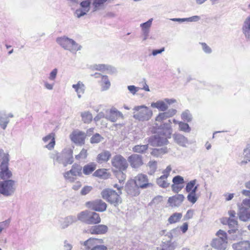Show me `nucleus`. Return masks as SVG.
<instances>
[{
	"label": "nucleus",
	"mask_w": 250,
	"mask_h": 250,
	"mask_svg": "<svg viewBox=\"0 0 250 250\" xmlns=\"http://www.w3.org/2000/svg\"><path fill=\"white\" fill-rule=\"evenodd\" d=\"M241 30L246 39L250 41V14L244 20Z\"/></svg>",
	"instance_id": "6ab92c4d"
},
{
	"label": "nucleus",
	"mask_w": 250,
	"mask_h": 250,
	"mask_svg": "<svg viewBox=\"0 0 250 250\" xmlns=\"http://www.w3.org/2000/svg\"><path fill=\"white\" fill-rule=\"evenodd\" d=\"M171 170V166H168L167 168L163 171L162 173L163 175L161 176L159 178H157V185L163 188H166L169 186V183H167V178L169 175Z\"/></svg>",
	"instance_id": "ddd939ff"
},
{
	"label": "nucleus",
	"mask_w": 250,
	"mask_h": 250,
	"mask_svg": "<svg viewBox=\"0 0 250 250\" xmlns=\"http://www.w3.org/2000/svg\"><path fill=\"white\" fill-rule=\"evenodd\" d=\"M101 85L102 91H105L109 88L110 86V82H109L107 76H102Z\"/></svg>",
	"instance_id": "ea45409f"
},
{
	"label": "nucleus",
	"mask_w": 250,
	"mask_h": 250,
	"mask_svg": "<svg viewBox=\"0 0 250 250\" xmlns=\"http://www.w3.org/2000/svg\"><path fill=\"white\" fill-rule=\"evenodd\" d=\"M136 187L141 188H146L149 185L146 175L143 174H138L135 177V180L134 182Z\"/></svg>",
	"instance_id": "a211bd4d"
},
{
	"label": "nucleus",
	"mask_w": 250,
	"mask_h": 250,
	"mask_svg": "<svg viewBox=\"0 0 250 250\" xmlns=\"http://www.w3.org/2000/svg\"><path fill=\"white\" fill-rule=\"evenodd\" d=\"M70 138L73 143L82 145L84 143L85 135L84 132L75 130L70 135Z\"/></svg>",
	"instance_id": "4468645a"
},
{
	"label": "nucleus",
	"mask_w": 250,
	"mask_h": 250,
	"mask_svg": "<svg viewBox=\"0 0 250 250\" xmlns=\"http://www.w3.org/2000/svg\"><path fill=\"white\" fill-rule=\"evenodd\" d=\"M217 238L214 239L211 243V246L218 250H225L228 245L227 233L220 229L217 233Z\"/></svg>",
	"instance_id": "0eeeda50"
},
{
	"label": "nucleus",
	"mask_w": 250,
	"mask_h": 250,
	"mask_svg": "<svg viewBox=\"0 0 250 250\" xmlns=\"http://www.w3.org/2000/svg\"><path fill=\"white\" fill-rule=\"evenodd\" d=\"M168 238L162 239V245L161 250H174L175 245L173 243H171V241H168Z\"/></svg>",
	"instance_id": "473e14b6"
},
{
	"label": "nucleus",
	"mask_w": 250,
	"mask_h": 250,
	"mask_svg": "<svg viewBox=\"0 0 250 250\" xmlns=\"http://www.w3.org/2000/svg\"><path fill=\"white\" fill-rule=\"evenodd\" d=\"M56 42L64 49L68 50L73 54H76L82 48L81 45L74 40L65 36L57 38Z\"/></svg>",
	"instance_id": "7ed1b4c3"
},
{
	"label": "nucleus",
	"mask_w": 250,
	"mask_h": 250,
	"mask_svg": "<svg viewBox=\"0 0 250 250\" xmlns=\"http://www.w3.org/2000/svg\"><path fill=\"white\" fill-rule=\"evenodd\" d=\"M9 154L5 153L3 150L0 149V165L9 162Z\"/></svg>",
	"instance_id": "8fccbe9b"
},
{
	"label": "nucleus",
	"mask_w": 250,
	"mask_h": 250,
	"mask_svg": "<svg viewBox=\"0 0 250 250\" xmlns=\"http://www.w3.org/2000/svg\"><path fill=\"white\" fill-rule=\"evenodd\" d=\"M127 89L130 93L134 95L141 89V88L134 85H128Z\"/></svg>",
	"instance_id": "774afa93"
},
{
	"label": "nucleus",
	"mask_w": 250,
	"mask_h": 250,
	"mask_svg": "<svg viewBox=\"0 0 250 250\" xmlns=\"http://www.w3.org/2000/svg\"><path fill=\"white\" fill-rule=\"evenodd\" d=\"M148 148L147 145H137L133 148V150L137 153H143Z\"/></svg>",
	"instance_id": "5fc2aeb1"
},
{
	"label": "nucleus",
	"mask_w": 250,
	"mask_h": 250,
	"mask_svg": "<svg viewBox=\"0 0 250 250\" xmlns=\"http://www.w3.org/2000/svg\"><path fill=\"white\" fill-rule=\"evenodd\" d=\"M174 21H178L179 22H183L185 21L196 22L200 20V17L198 16H193L192 17L187 18H173L170 19Z\"/></svg>",
	"instance_id": "72a5a7b5"
},
{
	"label": "nucleus",
	"mask_w": 250,
	"mask_h": 250,
	"mask_svg": "<svg viewBox=\"0 0 250 250\" xmlns=\"http://www.w3.org/2000/svg\"><path fill=\"white\" fill-rule=\"evenodd\" d=\"M181 235V231L179 228H176L171 230L170 232H167L165 235V237L168 238V241H171L172 238H176Z\"/></svg>",
	"instance_id": "f704fd0d"
},
{
	"label": "nucleus",
	"mask_w": 250,
	"mask_h": 250,
	"mask_svg": "<svg viewBox=\"0 0 250 250\" xmlns=\"http://www.w3.org/2000/svg\"><path fill=\"white\" fill-rule=\"evenodd\" d=\"M179 129L181 131L186 132H189L190 131V127H189V125L186 123H184L182 122H179Z\"/></svg>",
	"instance_id": "6e6d98bb"
},
{
	"label": "nucleus",
	"mask_w": 250,
	"mask_h": 250,
	"mask_svg": "<svg viewBox=\"0 0 250 250\" xmlns=\"http://www.w3.org/2000/svg\"><path fill=\"white\" fill-rule=\"evenodd\" d=\"M58 73V70L57 68H54L53 70L51 71L49 73L48 79L50 82H53L55 83L57 77V74Z\"/></svg>",
	"instance_id": "09e8293b"
},
{
	"label": "nucleus",
	"mask_w": 250,
	"mask_h": 250,
	"mask_svg": "<svg viewBox=\"0 0 250 250\" xmlns=\"http://www.w3.org/2000/svg\"><path fill=\"white\" fill-rule=\"evenodd\" d=\"M92 68L93 69L103 72L106 71L109 73H113L116 71L114 67L109 65H105L104 64H94L93 65Z\"/></svg>",
	"instance_id": "bb28decb"
},
{
	"label": "nucleus",
	"mask_w": 250,
	"mask_h": 250,
	"mask_svg": "<svg viewBox=\"0 0 250 250\" xmlns=\"http://www.w3.org/2000/svg\"><path fill=\"white\" fill-rule=\"evenodd\" d=\"M91 0H81L80 7L74 13V15L77 18H80L87 14L90 11Z\"/></svg>",
	"instance_id": "6e6552de"
},
{
	"label": "nucleus",
	"mask_w": 250,
	"mask_h": 250,
	"mask_svg": "<svg viewBox=\"0 0 250 250\" xmlns=\"http://www.w3.org/2000/svg\"><path fill=\"white\" fill-rule=\"evenodd\" d=\"M50 158L53 159L54 165L58 163L66 167L74 162L73 150L71 148H65L61 153L54 151L51 153Z\"/></svg>",
	"instance_id": "f03ea898"
},
{
	"label": "nucleus",
	"mask_w": 250,
	"mask_h": 250,
	"mask_svg": "<svg viewBox=\"0 0 250 250\" xmlns=\"http://www.w3.org/2000/svg\"><path fill=\"white\" fill-rule=\"evenodd\" d=\"M128 161L133 168H138L143 164L142 157L138 154H133L128 157Z\"/></svg>",
	"instance_id": "f3484780"
},
{
	"label": "nucleus",
	"mask_w": 250,
	"mask_h": 250,
	"mask_svg": "<svg viewBox=\"0 0 250 250\" xmlns=\"http://www.w3.org/2000/svg\"><path fill=\"white\" fill-rule=\"evenodd\" d=\"M9 122V119L6 117V115L0 113V127L5 129Z\"/></svg>",
	"instance_id": "37998d69"
},
{
	"label": "nucleus",
	"mask_w": 250,
	"mask_h": 250,
	"mask_svg": "<svg viewBox=\"0 0 250 250\" xmlns=\"http://www.w3.org/2000/svg\"><path fill=\"white\" fill-rule=\"evenodd\" d=\"M182 217L181 213L175 212L172 214L168 218V221L170 224H173L179 222Z\"/></svg>",
	"instance_id": "79ce46f5"
},
{
	"label": "nucleus",
	"mask_w": 250,
	"mask_h": 250,
	"mask_svg": "<svg viewBox=\"0 0 250 250\" xmlns=\"http://www.w3.org/2000/svg\"><path fill=\"white\" fill-rule=\"evenodd\" d=\"M87 208L97 211L102 212L106 210V204L101 200H96L93 201L87 202L86 203Z\"/></svg>",
	"instance_id": "f8f14e48"
},
{
	"label": "nucleus",
	"mask_w": 250,
	"mask_h": 250,
	"mask_svg": "<svg viewBox=\"0 0 250 250\" xmlns=\"http://www.w3.org/2000/svg\"><path fill=\"white\" fill-rule=\"evenodd\" d=\"M106 171L105 169H99L94 172L93 175L95 177L106 178L107 176Z\"/></svg>",
	"instance_id": "603ef678"
},
{
	"label": "nucleus",
	"mask_w": 250,
	"mask_h": 250,
	"mask_svg": "<svg viewBox=\"0 0 250 250\" xmlns=\"http://www.w3.org/2000/svg\"><path fill=\"white\" fill-rule=\"evenodd\" d=\"M100 222L101 218L99 214L95 212L90 211L87 224H96L99 223Z\"/></svg>",
	"instance_id": "7c9ffc66"
},
{
	"label": "nucleus",
	"mask_w": 250,
	"mask_h": 250,
	"mask_svg": "<svg viewBox=\"0 0 250 250\" xmlns=\"http://www.w3.org/2000/svg\"><path fill=\"white\" fill-rule=\"evenodd\" d=\"M188 193V194L187 196L188 200L192 204L196 203L198 199V197L197 196L196 193H192L191 192Z\"/></svg>",
	"instance_id": "e2e57ef3"
},
{
	"label": "nucleus",
	"mask_w": 250,
	"mask_h": 250,
	"mask_svg": "<svg viewBox=\"0 0 250 250\" xmlns=\"http://www.w3.org/2000/svg\"><path fill=\"white\" fill-rule=\"evenodd\" d=\"M172 137L174 142L181 146L186 147L189 144L188 138L180 133H174Z\"/></svg>",
	"instance_id": "4be33fe9"
},
{
	"label": "nucleus",
	"mask_w": 250,
	"mask_h": 250,
	"mask_svg": "<svg viewBox=\"0 0 250 250\" xmlns=\"http://www.w3.org/2000/svg\"><path fill=\"white\" fill-rule=\"evenodd\" d=\"M98 241V240L96 239L89 238L83 242V246L85 249H92L94 246H96L95 245Z\"/></svg>",
	"instance_id": "a19ab883"
},
{
	"label": "nucleus",
	"mask_w": 250,
	"mask_h": 250,
	"mask_svg": "<svg viewBox=\"0 0 250 250\" xmlns=\"http://www.w3.org/2000/svg\"><path fill=\"white\" fill-rule=\"evenodd\" d=\"M153 19H149L146 22L141 23L140 24V27L141 28L142 33H149L150 28L152 25V22Z\"/></svg>",
	"instance_id": "58836bf2"
},
{
	"label": "nucleus",
	"mask_w": 250,
	"mask_h": 250,
	"mask_svg": "<svg viewBox=\"0 0 250 250\" xmlns=\"http://www.w3.org/2000/svg\"><path fill=\"white\" fill-rule=\"evenodd\" d=\"M63 175L65 180L68 182L73 183L77 179V177L68 171L65 172Z\"/></svg>",
	"instance_id": "3c124183"
},
{
	"label": "nucleus",
	"mask_w": 250,
	"mask_h": 250,
	"mask_svg": "<svg viewBox=\"0 0 250 250\" xmlns=\"http://www.w3.org/2000/svg\"><path fill=\"white\" fill-rule=\"evenodd\" d=\"M120 118H123V114L115 107L105 111V119L111 122H116Z\"/></svg>",
	"instance_id": "9b49d317"
},
{
	"label": "nucleus",
	"mask_w": 250,
	"mask_h": 250,
	"mask_svg": "<svg viewBox=\"0 0 250 250\" xmlns=\"http://www.w3.org/2000/svg\"><path fill=\"white\" fill-rule=\"evenodd\" d=\"M182 118L185 121L189 122L191 121L192 116L190 113L189 111L188 110L183 112L182 114Z\"/></svg>",
	"instance_id": "052dcab7"
},
{
	"label": "nucleus",
	"mask_w": 250,
	"mask_h": 250,
	"mask_svg": "<svg viewBox=\"0 0 250 250\" xmlns=\"http://www.w3.org/2000/svg\"><path fill=\"white\" fill-rule=\"evenodd\" d=\"M90 211L84 210L78 214L77 219L87 224Z\"/></svg>",
	"instance_id": "4c0bfd02"
},
{
	"label": "nucleus",
	"mask_w": 250,
	"mask_h": 250,
	"mask_svg": "<svg viewBox=\"0 0 250 250\" xmlns=\"http://www.w3.org/2000/svg\"><path fill=\"white\" fill-rule=\"evenodd\" d=\"M82 167L78 164H74L72 165L71 168L68 170L73 176H80L82 175Z\"/></svg>",
	"instance_id": "2f4dec72"
},
{
	"label": "nucleus",
	"mask_w": 250,
	"mask_h": 250,
	"mask_svg": "<svg viewBox=\"0 0 250 250\" xmlns=\"http://www.w3.org/2000/svg\"><path fill=\"white\" fill-rule=\"evenodd\" d=\"M148 165L150 168L149 174L152 175L155 173L156 170V163L155 161H150Z\"/></svg>",
	"instance_id": "69168bd1"
},
{
	"label": "nucleus",
	"mask_w": 250,
	"mask_h": 250,
	"mask_svg": "<svg viewBox=\"0 0 250 250\" xmlns=\"http://www.w3.org/2000/svg\"><path fill=\"white\" fill-rule=\"evenodd\" d=\"M107 0H93L92 2L93 11L100 10L104 7V4Z\"/></svg>",
	"instance_id": "e433bc0d"
},
{
	"label": "nucleus",
	"mask_w": 250,
	"mask_h": 250,
	"mask_svg": "<svg viewBox=\"0 0 250 250\" xmlns=\"http://www.w3.org/2000/svg\"><path fill=\"white\" fill-rule=\"evenodd\" d=\"M171 132L170 120L157 126V157L168 152L167 147L165 146L168 144L167 139L170 138Z\"/></svg>",
	"instance_id": "f257e3e1"
},
{
	"label": "nucleus",
	"mask_w": 250,
	"mask_h": 250,
	"mask_svg": "<svg viewBox=\"0 0 250 250\" xmlns=\"http://www.w3.org/2000/svg\"><path fill=\"white\" fill-rule=\"evenodd\" d=\"M133 110L134 118L140 121H148L152 115V111L145 105L136 106Z\"/></svg>",
	"instance_id": "20e7f679"
},
{
	"label": "nucleus",
	"mask_w": 250,
	"mask_h": 250,
	"mask_svg": "<svg viewBox=\"0 0 250 250\" xmlns=\"http://www.w3.org/2000/svg\"><path fill=\"white\" fill-rule=\"evenodd\" d=\"M168 109V105L164 100L157 101V109L161 111H166Z\"/></svg>",
	"instance_id": "49530a36"
},
{
	"label": "nucleus",
	"mask_w": 250,
	"mask_h": 250,
	"mask_svg": "<svg viewBox=\"0 0 250 250\" xmlns=\"http://www.w3.org/2000/svg\"><path fill=\"white\" fill-rule=\"evenodd\" d=\"M138 188L136 187L134 182H131V183L128 182L125 186V190L128 194L135 196L139 194Z\"/></svg>",
	"instance_id": "cd10ccee"
},
{
	"label": "nucleus",
	"mask_w": 250,
	"mask_h": 250,
	"mask_svg": "<svg viewBox=\"0 0 250 250\" xmlns=\"http://www.w3.org/2000/svg\"><path fill=\"white\" fill-rule=\"evenodd\" d=\"M233 250H250V242L248 240L241 241L232 245Z\"/></svg>",
	"instance_id": "393cba45"
},
{
	"label": "nucleus",
	"mask_w": 250,
	"mask_h": 250,
	"mask_svg": "<svg viewBox=\"0 0 250 250\" xmlns=\"http://www.w3.org/2000/svg\"><path fill=\"white\" fill-rule=\"evenodd\" d=\"M104 140V138L99 133H96L90 138V143L91 144H97Z\"/></svg>",
	"instance_id": "864d4df0"
},
{
	"label": "nucleus",
	"mask_w": 250,
	"mask_h": 250,
	"mask_svg": "<svg viewBox=\"0 0 250 250\" xmlns=\"http://www.w3.org/2000/svg\"><path fill=\"white\" fill-rule=\"evenodd\" d=\"M58 73V70L57 68H54L53 70L51 71L49 73L48 79L50 82H53L55 83L57 77V74Z\"/></svg>",
	"instance_id": "de8ad7c7"
},
{
	"label": "nucleus",
	"mask_w": 250,
	"mask_h": 250,
	"mask_svg": "<svg viewBox=\"0 0 250 250\" xmlns=\"http://www.w3.org/2000/svg\"><path fill=\"white\" fill-rule=\"evenodd\" d=\"M55 134L51 133L42 138V141L45 144L44 147L49 150L53 149L55 145Z\"/></svg>",
	"instance_id": "dca6fc26"
},
{
	"label": "nucleus",
	"mask_w": 250,
	"mask_h": 250,
	"mask_svg": "<svg viewBox=\"0 0 250 250\" xmlns=\"http://www.w3.org/2000/svg\"><path fill=\"white\" fill-rule=\"evenodd\" d=\"M59 221L60 223L61 228L64 229L73 223H75L77 221V219L75 216L71 215L64 218H61Z\"/></svg>",
	"instance_id": "aec40b11"
},
{
	"label": "nucleus",
	"mask_w": 250,
	"mask_h": 250,
	"mask_svg": "<svg viewBox=\"0 0 250 250\" xmlns=\"http://www.w3.org/2000/svg\"><path fill=\"white\" fill-rule=\"evenodd\" d=\"M202 46V49L207 54H210L212 52L211 48L205 42H200Z\"/></svg>",
	"instance_id": "338daca9"
},
{
	"label": "nucleus",
	"mask_w": 250,
	"mask_h": 250,
	"mask_svg": "<svg viewBox=\"0 0 250 250\" xmlns=\"http://www.w3.org/2000/svg\"><path fill=\"white\" fill-rule=\"evenodd\" d=\"M16 189V182L6 180L0 182V193L6 197L12 196Z\"/></svg>",
	"instance_id": "423d86ee"
},
{
	"label": "nucleus",
	"mask_w": 250,
	"mask_h": 250,
	"mask_svg": "<svg viewBox=\"0 0 250 250\" xmlns=\"http://www.w3.org/2000/svg\"><path fill=\"white\" fill-rule=\"evenodd\" d=\"M157 115V121L166 120L173 116L177 113V110L175 109L171 108Z\"/></svg>",
	"instance_id": "a878e982"
},
{
	"label": "nucleus",
	"mask_w": 250,
	"mask_h": 250,
	"mask_svg": "<svg viewBox=\"0 0 250 250\" xmlns=\"http://www.w3.org/2000/svg\"><path fill=\"white\" fill-rule=\"evenodd\" d=\"M96 168V164L95 163H90L85 165L83 168V173L85 175H89Z\"/></svg>",
	"instance_id": "c9c22d12"
},
{
	"label": "nucleus",
	"mask_w": 250,
	"mask_h": 250,
	"mask_svg": "<svg viewBox=\"0 0 250 250\" xmlns=\"http://www.w3.org/2000/svg\"><path fill=\"white\" fill-rule=\"evenodd\" d=\"M111 157V153L107 150H104L99 154L97 157V161L99 163L107 162Z\"/></svg>",
	"instance_id": "c756f323"
},
{
	"label": "nucleus",
	"mask_w": 250,
	"mask_h": 250,
	"mask_svg": "<svg viewBox=\"0 0 250 250\" xmlns=\"http://www.w3.org/2000/svg\"><path fill=\"white\" fill-rule=\"evenodd\" d=\"M227 222L228 224L229 229L228 230L229 234H232L230 238L235 240L237 238V234H239V230L238 229V222L236 219H227Z\"/></svg>",
	"instance_id": "9d476101"
},
{
	"label": "nucleus",
	"mask_w": 250,
	"mask_h": 250,
	"mask_svg": "<svg viewBox=\"0 0 250 250\" xmlns=\"http://www.w3.org/2000/svg\"><path fill=\"white\" fill-rule=\"evenodd\" d=\"M116 176L119 180V183L124 184V182L126 178V175L122 171V170H120L117 171L116 173Z\"/></svg>",
	"instance_id": "13d9d810"
},
{
	"label": "nucleus",
	"mask_w": 250,
	"mask_h": 250,
	"mask_svg": "<svg viewBox=\"0 0 250 250\" xmlns=\"http://www.w3.org/2000/svg\"><path fill=\"white\" fill-rule=\"evenodd\" d=\"M173 185H180L184 183V178L180 175L175 176L173 178Z\"/></svg>",
	"instance_id": "680f3d73"
},
{
	"label": "nucleus",
	"mask_w": 250,
	"mask_h": 250,
	"mask_svg": "<svg viewBox=\"0 0 250 250\" xmlns=\"http://www.w3.org/2000/svg\"><path fill=\"white\" fill-rule=\"evenodd\" d=\"M55 83L53 82H49L47 81H43V86L44 87L49 90H52L53 89L54 87L55 86Z\"/></svg>",
	"instance_id": "0e129e2a"
},
{
	"label": "nucleus",
	"mask_w": 250,
	"mask_h": 250,
	"mask_svg": "<svg viewBox=\"0 0 250 250\" xmlns=\"http://www.w3.org/2000/svg\"><path fill=\"white\" fill-rule=\"evenodd\" d=\"M8 162H7L0 165V178L1 179H7L12 176V173L8 167Z\"/></svg>",
	"instance_id": "412c9836"
},
{
	"label": "nucleus",
	"mask_w": 250,
	"mask_h": 250,
	"mask_svg": "<svg viewBox=\"0 0 250 250\" xmlns=\"http://www.w3.org/2000/svg\"><path fill=\"white\" fill-rule=\"evenodd\" d=\"M121 194L110 188L105 189L101 192V195L103 199L114 206H117L121 203Z\"/></svg>",
	"instance_id": "39448f33"
},
{
	"label": "nucleus",
	"mask_w": 250,
	"mask_h": 250,
	"mask_svg": "<svg viewBox=\"0 0 250 250\" xmlns=\"http://www.w3.org/2000/svg\"><path fill=\"white\" fill-rule=\"evenodd\" d=\"M197 180L196 179H194L193 180L190 181L188 182L186 186V191L187 192H189L191 190L195 187L196 185Z\"/></svg>",
	"instance_id": "bf43d9fd"
},
{
	"label": "nucleus",
	"mask_w": 250,
	"mask_h": 250,
	"mask_svg": "<svg viewBox=\"0 0 250 250\" xmlns=\"http://www.w3.org/2000/svg\"><path fill=\"white\" fill-rule=\"evenodd\" d=\"M87 156V150L83 148L79 154L75 155V159L78 161L86 159Z\"/></svg>",
	"instance_id": "4d7b16f0"
},
{
	"label": "nucleus",
	"mask_w": 250,
	"mask_h": 250,
	"mask_svg": "<svg viewBox=\"0 0 250 250\" xmlns=\"http://www.w3.org/2000/svg\"><path fill=\"white\" fill-rule=\"evenodd\" d=\"M108 230V228L104 225H95L91 227L89 231L93 234H103L105 233Z\"/></svg>",
	"instance_id": "5701e85b"
},
{
	"label": "nucleus",
	"mask_w": 250,
	"mask_h": 250,
	"mask_svg": "<svg viewBox=\"0 0 250 250\" xmlns=\"http://www.w3.org/2000/svg\"><path fill=\"white\" fill-rule=\"evenodd\" d=\"M185 197L183 194H177L170 197L168 199V202L171 207H179L183 202Z\"/></svg>",
	"instance_id": "b1692460"
},
{
	"label": "nucleus",
	"mask_w": 250,
	"mask_h": 250,
	"mask_svg": "<svg viewBox=\"0 0 250 250\" xmlns=\"http://www.w3.org/2000/svg\"><path fill=\"white\" fill-rule=\"evenodd\" d=\"M111 163L112 166L119 169V170H125L128 167L126 160L120 155L114 156L111 160Z\"/></svg>",
	"instance_id": "1a4fd4ad"
},
{
	"label": "nucleus",
	"mask_w": 250,
	"mask_h": 250,
	"mask_svg": "<svg viewBox=\"0 0 250 250\" xmlns=\"http://www.w3.org/2000/svg\"><path fill=\"white\" fill-rule=\"evenodd\" d=\"M82 120L85 123H89L92 120L93 117L89 111H84L81 113Z\"/></svg>",
	"instance_id": "c03bdc74"
},
{
	"label": "nucleus",
	"mask_w": 250,
	"mask_h": 250,
	"mask_svg": "<svg viewBox=\"0 0 250 250\" xmlns=\"http://www.w3.org/2000/svg\"><path fill=\"white\" fill-rule=\"evenodd\" d=\"M239 211L238 215L239 219L242 221L246 222L250 220V209L247 207H243L238 204Z\"/></svg>",
	"instance_id": "2eb2a0df"
},
{
	"label": "nucleus",
	"mask_w": 250,
	"mask_h": 250,
	"mask_svg": "<svg viewBox=\"0 0 250 250\" xmlns=\"http://www.w3.org/2000/svg\"><path fill=\"white\" fill-rule=\"evenodd\" d=\"M72 88L77 93L78 97L80 99L82 97V95L84 93L85 87L83 82L79 81L76 84H74L72 86Z\"/></svg>",
	"instance_id": "c85d7f7f"
},
{
	"label": "nucleus",
	"mask_w": 250,
	"mask_h": 250,
	"mask_svg": "<svg viewBox=\"0 0 250 250\" xmlns=\"http://www.w3.org/2000/svg\"><path fill=\"white\" fill-rule=\"evenodd\" d=\"M244 160L242 161V163H247V162H250V145H248L247 147L244 150Z\"/></svg>",
	"instance_id": "a18cd8bd"
}]
</instances>
